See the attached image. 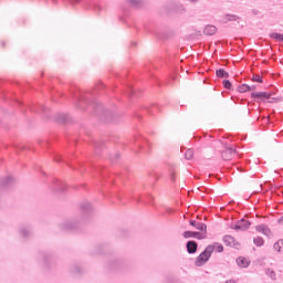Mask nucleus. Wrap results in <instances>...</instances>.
Listing matches in <instances>:
<instances>
[{"instance_id":"f257e3e1","label":"nucleus","mask_w":283,"mask_h":283,"mask_svg":"<svg viewBox=\"0 0 283 283\" xmlns=\"http://www.w3.org/2000/svg\"><path fill=\"white\" fill-rule=\"evenodd\" d=\"M211 253H213V245H208L203 252H201L196 261V266H203V264H207L209 262V258H211Z\"/></svg>"},{"instance_id":"f03ea898","label":"nucleus","mask_w":283,"mask_h":283,"mask_svg":"<svg viewBox=\"0 0 283 283\" xmlns=\"http://www.w3.org/2000/svg\"><path fill=\"white\" fill-rule=\"evenodd\" d=\"M273 94L274 93H269V92H254L251 94V96L252 98H258L263 103H266V101H270V103H277L280 99L276 97H273Z\"/></svg>"},{"instance_id":"7ed1b4c3","label":"nucleus","mask_w":283,"mask_h":283,"mask_svg":"<svg viewBox=\"0 0 283 283\" xmlns=\"http://www.w3.org/2000/svg\"><path fill=\"white\" fill-rule=\"evenodd\" d=\"M249 227H251V221L241 219L235 224H232L231 229H234V231H247Z\"/></svg>"},{"instance_id":"20e7f679","label":"nucleus","mask_w":283,"mask_h":283,"mask_svg":"<svg viewBox=\"0 0 283 283\" xmlns=\"http://www.w3.org/2000/svg\"><path fill=\"white\" fill-rule=\"evenodd\" d=\"M233 156H235V149L231 146H226L224 150L221 153V158L223 160H232Z\"/></svg>"},{"instance_id":"39448f33","label":"nucleus","mask_w":283,"mask_h":283,"mask_svg":"<svg viewBox=\"0 0 283 283\" xmlns=\"http://www.w3.org/2000/svg\"><path fill=\"white\" fill-rule=\"evenodd\" d=\"M184 238H196L197 240H206L207 233L205 232H193V231H186L184 232Z\"/></svg>"},{"instance_id":"423d86ee","label":"nucleus","mask_w":283,"mask_h":283,"mask_svg":"<svg viewBox=\"0 0 283 283\" xmlns=\"http://www.w3.org/2000/svg\"><path fill=\"white\" fill-rule=\"evenodd\" d=\"M190 226L196 227V229H198V231H201V233H206V235H207V224L191 220Z\"/></svg>"},{"instance_id":"0eeeda50","label":"nucleus","mask_w":283,"mask_h":283,"mask_svg":"<svg viewBox=\"0 0 283 283\" xmlns=\"http://www.w3.org/2000/svg\"><path fill=\"white\" fill-rule=\"evenodd\" d=\"M223 241L226 242V244H229L230 247H234V249L240 248V242L235 241V239L231 235L224 237Z\"/></svg>"},{"instance_id":"6e6552de","label":"nucleus","mask_w":283,"mask_h":283,"mask_svg":"<svg viewBox=\"0 0 283 283\" xmlns=\"http://www.w3.org/2000/svg\"><path fill=\"white\" fill-rule=\"evenodd\" d=\"M237 263L241 269H247V266L251 264V262L244 256H240L239 259H237Z\"/></svg>"},{"instance_id":"1a4fd4ad","label":"nucleus","mask_w":283,"mask_h":283,"mask_svg":"<svg viewBox=\"0 0 283 283\" xmlns=\"http://www.w3.org/2000/svg\"><path fill=\"white\" fill-rule=\"evenodd\" d=\"M187 251L188 253H196V251H198V243L195 241H189L187 243Z\"/></svg>"},{"instance_id":"9d476101","label":"nucleus","mask_w":283,"mask_h":283,"mask_svg":"<svg viewBox=\"0 0 283 283\" xmlns=\"http://www.w3.org/2000/svg\"><path fill=\"white\" fill-rule=\"evenodd\" d=\"M203 32L205 34H208V36H213V34L218 32V29L214 25H207Z\"/></svg>"},{"instance_id":"9b49d317","label":"nucleus","mask_w":283,"mask_h":283,"mask_svg":"<svg viewBox=\"0 0 283 283\" xmlns=\"http://www.w3.org/2000/svg\"><path fill=\"white\" fill-rule=\"evenodd\" d=\"M217 76L219 78H229V73H227V71H224V69H220L217 71Z\"/></svg>"},{"instance_id":"f8f14e48","label":"nucleus","mask_w":283,"mask_h":283,"mask_svg":"<svg viewBox=\"0 0 283 283\" xmlns=\"http://www.w3.org/2000/svg\"><path fill=\"white\" fill-rule=\"evenodd\" d=\"M271 39H275V41H282L283 42V34L282 33H271Z\"/></svg>"},{"instance_id":"ddd939ff","label":"nucleus","mask_w":283,"mask_h":283,"mask_svg":"<svg viewBox=\"0 0 283 283\" xmlns=\"http://www.w3.org/2000/svg\"><path fill=\"white\" fill-rule=\"evenodd\" d=\"M275 251H282L283 250V240H279L276 243H274Z\"/></svg>"},{"instance_id":"4468645a","label":"nucleus","mask_w":283,"mask_h":283,"mask_svg":"<svg viewBox=\"0 0 283 283\" xmlns=\"http://www.w3.org/2000/svg\"><path fill=\"white\" fill-rule=\"evenodd\" d=\"M213 247V251H217V253H222L224 251V247L222 244L216 243Z\"/></svg>"},{"instance_id":"2eb2a0df","label":"nucleus","mask_w":283,"mask_h":283,"mask_svg":"<svg viewBox=\"0 0 283 283\" xmlns=\"http://www.w3.org/2000/svg\"><path fill=\"white\" fill-rule=\"evenodd\" d=\"M254 244L256 247H262V244H264V239H262L260 237L254 238Z\"/></svg>"},{"instance_id":"dca6fc26","label":"nucleus","mask_w":283,"mask_h":283,"mask_svg":"<svg viewBox=\"0 0 283 283\" xmlns=\"http://www.w3.org/2000/svg\"><path fill=\"white\" fill-rule=\"evenodd\" d=\"M251 90L253 88L247 84L241 85L239 88L240 92H251Z\"/></svg>"},{"instance_id":"f3484780","label":"nucleus","mask_w":283,"mask_h":283,"mask_svg":"<svg viewBox=\"0 0 283 283\" xmlns=\"http://www.w3.org/2000/svg\"><path fill=\"white\" fill-rule=\"evenodd\" d=\"M186 159L187 160H191V158H193V150L192 149H188L185 154Z\"/></svg>"},{"instance_id":"a211bd4d","label":"nucleus","mask_w":283,"mask_h":283,"mask_svg":"<svg viewBox=\"0 0 283 283\" xmlns=\"http://www.w3.org/2000/svg\"><path fill=\"white\" fill-rule=\"evenodd\" d=\"M226 21H238V17L228 14V15H226Z\"/></svg>"},{"instance_id":"6ab92c4d","label":"nucleus","mask_w":283,"mask_h":283,"mask_svg":"<svg viewBox=\"0 0 283 283\" xmlns=\"http://www.w3.org/2000/svg\"><path fill=\"white\" fill-rule=\"evenodd\" d=\"M268 275L272 279V280H275V271L271 270V269H268Z\"/></svg>"},{"instance_id":"aec40b11","label":"nucleus","mask_w":283,"mask_h":283,"mask_svg":"<svg viewBox=\"0 0 283 283\" xmlns=\"http://www.w3.org/2000/svg\"><path fill=\"white\" fill-rule=\"evenodd\" d=\"M252 81H254L255 83H262V76L253 75Z\"/></svg>"},{"instance_id":"412c9836","label":"nucleus","mask_w":283,"mask_h":283,"mask_svg":"<svg viewBox=\"0 0 283 283\" xmlns=\"http://www.w3.org/2000/svg\"><path fill=\"white\" fill-rule=\"evenodd\" d=\"M223 86L226 90H231V82L229 80L223 81Z\"/></svg>"},{"instance_id":"4be33fe9","label":"nucleus","mask_w":283,"mask_h":283,"mask_svg":"<svg viewBox=\"0 0 283 283\" xmlns=\"http://www.w3.org/2000/svg\"><path fill=\"white\" fill-rule=\"evenodd\" d=\"M256 229H258V231H268V233H270V230L266 229V227H264V226H259V227H256Z\"/></svg>"},{"instance_id":"5701e85b","label":"nucleus","mask_w":283,"mask_h":283,"mask_svg":"<svg viewBox=\"0 0 283 283\" xmlns=\"http://www.w3.org/2000/svg\"><path fill=\"white\" fill-rule=\"evenodd\" d=\"M226 283H237L234 280H228Z\"/></svg>"}]
</instances>
